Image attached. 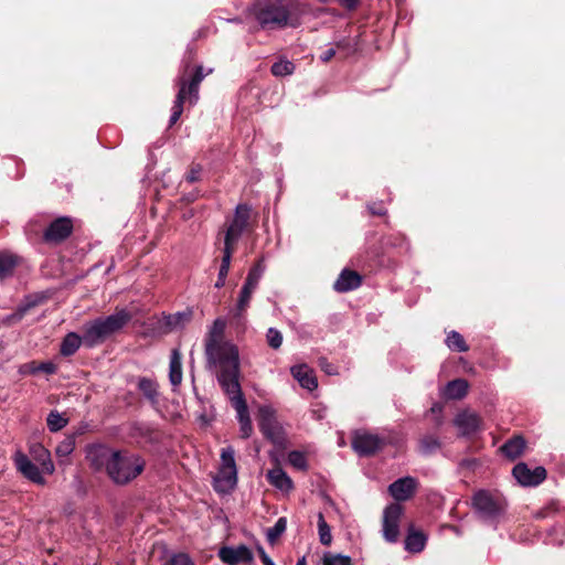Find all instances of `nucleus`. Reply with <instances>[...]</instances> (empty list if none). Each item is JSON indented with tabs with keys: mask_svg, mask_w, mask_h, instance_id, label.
<instances>
[{
	"mask_svg": "<svg viewBox=\"0 0 565 565\" xmlns=\"http://www.w3.org/2000/svg\"><path fill=\"white\" fill-rule=\"evenodd\" d=\"M268 482L281 491H290L294 489L291 478L280 468H274L266 475Z\"/></svg>",
	"mask_w": 565,
	"mask_h": 565,
	"instance_id": "23",
	"label": "nucleus"
},
{
	"mask_svg": "<svg viewBox=\"0 0 565 565\" xmlns=\"http://www.w3.org/2000/svg\"><path fill=\"white\" fill-rule=\"evenodd\" d=\"M225 280H226L225 277H222V276L217 275V280L215 282V287L216 288H222L225 285Z\"/></svg>",
	"mask_w": 565,
	"mask_h": 565,
	"instance_id": "59",
	"label": "nucleus"
},
{
	"mask_svg": "<svg viewBox=\"0 0 565 565\" xmlns=\"http://www.w3.org/2000/svg\"><path fill=\"white\" fill-rule=\"evenodd\" d=\"M296 565H307L306 563V557H301L297 561V564Z\"/></svg>",
	"mask_w": 565,
	"mask_h": 565,
	"instance_id": "61",
	"label": "nucleus"
},
{
	"mask_svg": "<svg viewBox=\"0 0 565 565\" xmlns=\"http://www.w3.org/2000/svg\"><path fill=\"white\" fill-rule=\"evenodd\" d=\"M445 342L446 345L454 352H467L469 350V347L466 343L463 337L455 330L448 332Z\"/></svg>",
	"mask_w": 565,
	"mask_h": 565,
	"instance_id": "35",
	"label": "nucleus"
},
{
	"mask_svg": "<svg viewBox=\"0 0 565 565\" xmlns=\"http://www.w3.org/2000/svg\"><path fill=\"white\" fill-rule=\"evenodd\" d=\"M426 541L427 536L423 531L416 530L414 525H409L405 539V550L411 553H419L425 548Z\"/></svg>",
	"mask_w": 565,
	"mask_h": 565,
	"instance_id": "22",
	"label": "nucleus"
},
{
	"mask_svg": "<svg viewBox=\"0 0 565 565\" xmlns=\"http://www.w3.org/2000/svg\"><path fill=\"white\" fill-rule=\"evenodd\" d=\"M469 384L463 379H456L450 381L447 386L445 394L450 399H461L468 393Z\"/></svg>",
	"mask_w": 565,
	"mask_h": 565,
	"instance_id": "32",
	"label": "nucleus"
},
{
	"mask_svg": "<svg viewBox=\"0 0 565 565\" xmlns=\"http://www.w3.org/2000/svg\"><path fill=\"white\" fill-rule=\"evenodd\" d=\"M338 2L347 10H355L359 6V0H338Z\"/></svg>",
	"mask_w": 565,
	"mask_h": 565,
	"instance_id": "54",
	"label": "nucleus"
},
{
	"mask_svg": "<svg viewBox=\"0 0 565 565\" xmlns=\"http://www.w3.org/2000/svg\"><path fill=\"white\" fill-rule=\"evenodd\" d=\"M233 254H234V250L223 248V256H222V262H221V266H220V270H218L220 276L225 277V278L227 277Z\"/></svg>",
	"mask_w": 565,
	"mask_h": 565,
	"instance_id": "49",
	"label": "nucleus"
},
{
	"mask_svg": "<svg viewBox=\"0 0 565 565\" xmlns=\"http://www.w3.org/2000/svg\"><path fill=\"white\" fill-rule=\"evenodd\" d=\"M247 227L239 225L233 221H230L224 232V247L225 249L236 250L237 243L242 234Z\"/></svg>",
	"mask_w": 565,
	"mask_h": 565,
	"instance_id": "25",
	"label": "nucleus"
},
{
	"mask_svg": "<svg viewBox=\"0 0 565 565\" xmlns=\"http://www.w3.org/2000/svg\"><path fill=\"white\" fill-rule=\"evenodd\" d=\"M366 209L372 216H386L387 209L385 207L382 201L380 202H371L366 204Z\"/></svg>",
	"mask_w": 565,
	"mask_h": 565,
	"instance_id": "50",
	"label": "nucleus"
},
{
	"mask_svg": "<svg viewBox=\"0 0 565 565\" xmlns=\"http://www.w3.org/2000/svg\"><path fill=\"white\" fill-rule=\"evenodd\" d=\"M67 423V418L63 417L57 411H51L46 418L47 427L53 433L63 429Z\"/></svg>",
	"mask_w": 565,
	"mask_h": 565,
	"instance_id": "42",
	"label": "nucleus"
},
{
	"mask_svg": "<svg viewBox=\"0 0 565 565\" xmlns=\"http://www.w3.org/2000/svg\"><path fill=\"white\" fill-rule=\"evenodd\" d=\"M250 206L246 203H241L236 206L234 216L232 217L231 221L248 228L250 222Z\"/></svg>",
	"mask_w": 565,
	"mask_h": 565,
	"instance_id": "37",
	"label": "nucleus"
},
{
	"mask_svg": "<svg viewBox=\"0 0 565 565\" xmlns=\"http://www.w3.org/2000/svg\"><path fill=\"white\" fill-rule=\"evenodd\" d=\"M162 565H195L189 554L179 552L171 554Z\"/></svg>",
	"mask_w": 565,
	"mask_h": 565,
	"instance_id": "45",
	"label": "nucleus"
},
{
	"mask_svg": "<svg viewBox=\"0 0 565 565\" xmlns=\"http://www.w3.org/2000/svg\"><path fill=\"white\" fill-rule=\"evenodd\" d=\"M318 532L320 543L329 546L332 542L331 530L321 512L318 514Z\"/></svg>",
	"mask_w": 565,
	"mask_h": 565,
	"instance_id": "41",
	"label": "nucleus"
},
{
	"mask_svg": "<svg viewBox=\"0 0 565 565\" xmlns=\"http://www.w3.org/2000/svg\"><path fill=\"white\" fill-rule=\"evenodd\" d=\"M223 329H224V323L221 320H216L214 322V330L210 333L209 338L206 339V343H205V354L206 355H207V344L211 342L212 339H214L217 343H222V344L225 343V344L233 345L232 343L222 340Z\"/></svg>",
	"mask_w": 565,
	"mask_h": 565,
	"instance_id": "44",
	"label": "nucleus"
},
{
	"mask_svg": "<svg viewBox=\"0 0 565 565\" xmlns=\"http://www.w3.org/2000/svg\"><path fill=\"white\" fill-rule=\"evenodd\" d=\"M288 462L298 470H307L308 462L303 452L299 450H292L288 454Z\"/></svg>",
	"mask_w": 565,
	"mask_h": 565,
	"instance_id": "43",
	"label": "nucleus"
},
{
	"mask_svg": "<svg viewBox=\"0 0 565 565\" xmlns=\"http://www.w3.org/2000/svg\"><path fill=\"white\" fill-rule=\"evenodd\" d=\"M266 338H267V343L271 349L277 350L281 347L282 334L277 329L269 328L267 331Z\"/></svg>",
	"mask_w": 565,
	"mask_h": 565,
	"instance_id": "46",
	"label": "nucleus"
},
{
	"mask_svg": "<svg viewBox=\"0 0 565 565\" xmlns=\"http://www.w3.org/2000/svg\"><path fill=\"white\" fill-rule=\"evenodd\" d=\"M212 73V70L204 72L202 65H192L190 60H184L180 68L179 75L175 79L178 93L172 106V114L169 120V127H172L180 119L184 103L195 105L199 100L200 84L206 75Z\"/></svg>",
	"mask_w": 565,
	"mask_h": 565,
	"instance_id": "3",
	"label": "nucleus"
},
{
	"mask_svg": "<svg viewBox=\"0 0 565 565\" xmlns=\"http://www.w3.org/2000/svg\"><path fill=\"white\" fill-rule=\"evenodd\" d=\"M347 46H348V43H345L344 41H339V42L337 43V47H339V49H344V47H347Z\"/></svg>",
	"mask_w": 565,
	"mask_h": 565,
	"instance_id": "60",
	"label": "nucleus"
},
{
	"mask_svg": "<svg viewBox=\"0 0 565 565\" xmlns=\"http://www.w3.org/2000/svg\"><path fill=\"white\" fill-rule=\"evenodd\" d=\"M555 511L556 510L552 505L545 507L535 513V519H545L551 514L555 513Z\"/></svg>",
	"mask_w": 565,
	"mask_h": 565,
	"instance_id": "52",
	"label": "nucleus"
},
{
	"mask_svg": "<svg viewBox=\"0 0 565 565\" xmlns=\"http://www.w3.org/2000/svg\"><path fill=\"white\" fill-rule=\"evenodd\" d=\"M116 451L117 449L103 444L87 446L86 460L88 466L96 472L104 471L107 475Z\"/></svg>",
	"mask_w": 565,
	"mask_h": 565,
	"instance_id": "8",
	"label": "nucleus"
},
{
	"mask_svg": "<svg viewBox=\"0 0 565 565\" xmlns=\"http://www.w3.org/2000/svg\"><path fill=\"white\" fill-rule=\"evenodd\" d=\"M72 451H73V443L72 441L62 443L56 448V454L58 456H67Z\"/></svg>",
	"mask_w": 565,
	"mask_h": 565,
	"instance_id": "51",
	"label": "nucleus"
},
{
	"mask_svg": "<svg viewBox=\"0 0 565 565\" xmlns=\"http://www.w3.org/2000/svg\"><path fill=\"white\" fill-rule=\"evenodd\" d=\"M39 372H43L49 375L55 374L57 372V365L51 361L41 363L32 361L20 367L21 374H36Z\"/></svg>",
	"mask_w": 565,
	"mask_h": 565,
	"instance_id": "30",
	"label": "nucleus"
},
{
	"mask_svg": "<svg viewBox=\"0 0 565 565\" xmlns=\"http://www.w3.org/2000/svg\"><path fill=\"white\" fill-rule=\"evenodd\" d=\"M17 265V256L0 252V281L12 276Z\"/></svg>",
	"mask_w": 565,
	"mask_h": 565,
	"instance_id": "33",
	"label": "nucleus"
},
{
	"mask_svg": "<svg viewBox=\"0 0 565 565\" xmlns=\"http://www.w3.org/2000/svg\"><path fill=\"white\" fill-rule=\"evenodd\" d=\"M337 565H352L351 558L349 556L337 555L335 556Z\"/></svg>",
	"mask_w": 565,
	"mask_h": 565,
	"instance_id": "57",
	"label": "nucleus"
},
{
	"mask_svg": "<svg viewBox=\"0 0 565 565\" xmlns=\"http://www.w3.org/2000/svg\"><path fill=\"white\" fill-rule=\"evenodd\" d=\"M147 461L143 456L127 448L117 449L107 477L118 487H125L135 481L146 470Z\"/></svg>",
	"mask_w": 565,
	"mask_h": 565,
	"instance_id": "5",
	"label": "nucleus"
},
{
	"mask_svg": "<svg viewBox=\"0 0 565 565\" xmlns=\"http://www.w3.org/2000/svg\"><path fill=\"white\" fill-rule=\"evenodd\" d=\"M202 166L200 163H191L189 170L184 175V180L189 183H194L201 180Z\"/></svg>",
	"mask_w": 565,
	"mask_h": 565,
	"instance_id": "48",
	"label": "nucleus"
},
{
	"mask_svg": "<svg viewBox=\"0 0 565 565\" xmlns=\"http://www.w3.org/2000/svg\"><path fill=\"white\" fill-rule=\"evenodd\" d=\"M132 319L126 309H116L115 313L106 318H97L86 322L83 327L84 345L95 348L104 343L110 335L119 332Z\"/></svg>",
	"mask_w": 565,
	"mask_h": 565,
	"instance_id": "4",
	"label": "nucleus"
},
{
	"mask_svg": "<svg viewBox=\"0 0 565 565\" xmlns=\"http://www.w3.org/2000/svg\"><path fill=\"white\" fill-rule=\"evenodd\" d=\"M264 271H265L264 258L260 257L259 259H257L255 262V264L249 269L245 282L257 287Z\"/></svg>",
	"mask_w": 565,
	"mask_h": 565,
	"instance_id": "39",
	"label": "nucleus"
},
{
	"mask_svg": "<svg viewBox=\"0 0 565 565\" xmlns=\"http://www.w3.org/2000/svg\"><path fill=\"white\" fill-rule=\"evenodd\" d=\"M255 289H256L255 286L244 282V285L241 289L239 298H238L237 306H236L237 315H242L247 309V307L249 306V301L252 299V295Z\"/></svg>",
	"mask_w": 565,
	"mask_h": 565,
	"instance_id": "36",
	"label": "nucleus"
},
{
	"mask_svg": "<svg viewBox=\"0 0 565 565\" xmlns=\"http://www.w3.org/2000/svg\"><path fill=\"white\" fill-rule=\"evenodd\" d=\"M418 482L413 477H403L388 486L390 494L397 501H407L416 492Z\"/></svg>",
	"mask_w": 565,
	"mask_h": 565,
	"instance_id": "15",
	"label": "nucleus"
},
{
	"mask_svg": "<svg viewBox=\"0 0 565 565\" xmlns=\"http://www.w3.org/2000/svg\"><path fill=\"white\" fill-rule=\"evenodd\" d=\"M247 227L239 225L233 221H230L224 232V247L225 249L236 250L237 243L242 234Z\"/></svg>",
	"mask_w": 565,
	"mask_h": 565,
	"instance_id": "24",
	"label": "nucleus"
},
{
	"mask_svg": "<svg viewBox=\"0 0 565 565\" xmlns=\"http://www.w3.org/2000/svg\"><path fill=\"white\" fill-rule=\"evenodd\" d=\"M362 281L363 277L358 271L344 268L333 284V289L338 292H348L358 289Z\"/></svg>",
	"mask_w": 565,
	"mask_h": 565,
	"instance_id": "16",
	"label": "nucleus"
},
{
	"mask_svg": "<svg viewBox=\"0 0 565 565\" xmlns=\"http://www.w3.org/2000/svg\"><path fill=\"white\" fill-rule=\"evenodd\" d=\"M249 12L263 30L296 28L300 23L295 0H257Z\"/></svg>",
	"mask_w": 565,
	"mask_h": 565,
	"instance_id": "2",
	"label": "nucleus"
},
{
	"mask_svg": "<svg viewBox=\"0 0 565 565\" xmlns=\"http://www.w3.org/2000/svg\"><path fill=\"white\" fill-rule=\"evenodd\" d=\"M169 381L177 387L182 382V354L179 349H173L170 355Z\"/></svg>",
	"mask_w": 565,
	"mask_h": 565,
	"instance_id": "26",
	"label": "nucleus"
},
{
	"mask_svg": "<svg viewBox=\"0 0 565 565\" xmlns=\"http://www.w3.org/2000/svg\"><path fill=\"white\" fill-rule=\"evenodd\" d=\"M32 458L39 462L43 470L51 473L54 470L53 462L50 458V451L40 444H34L30 447Z\"/></svg>",
	"mask_w": 565,
	"mask_h": 565,
	"instance_id": "29",
	"label": "nucleus"
},
{
	"mask_svg": "<svg viewBox=\"0 0 565 565\" xmlns=\"http://www.w3.org/2000/svg\"><path fill=\"white\" fill-rule=\"evenodd\" d=\"M207 362L218 365L217 381L230 396L232 406L237 412L241 438L247 439L253 433L248 406L244 398L239 377V353L236 345L217 343L214 339L207 344Z\"/></svg>",
	"mask_w": 565,
	"mask_h": 565,
	"instance_id": "1",
	"label": "nucleus"
},
{
	"mask_svg": "<svg viewBox=\"0 0 565 565\" xmlns=\"http://www.w3.org/2000/svg\"><path fill=\"white\" fill-rule=\"evenodd\" d=\"M82 343L84 344L83 334L78 335L75 332H70L61 342L60 354L63 356H71L76 353Z\"/></svg>",
	"mask_w": 565,
	"mask_h": 565,
	"instance_id": "28",
	"label": "nucleus"
},
{
	"mask_svg": "<svg viewBox=\"0 0 565 565\" xmlns=\"http://www.w3.org/2000/svg\"><path fill=\"white\" fill-rule=\"evenodd\" d=\"M158 383L152 379L140 377L138 381V390L151 404L158 403Z\"/></svg>",
	"mask_w": 565,
	"mask_h": 565,
	"instance_id": "31",
	"label": "nucleus"
},
{
	"mask_svg": "<svg viewBox=\"0 0 565 565\" xmlns=\"http://www.w3.org/2000/svg\"><path fill=\"white\" fill-rule=\"evenodd\" d=\"M191 320V312H177L174 315L164 316L160 321V329L162 332L168 333L173 329L183 327Z\"/></svg>",
	"mask_w": 565,
	"mask_h": 565,
	"instance_id": "27",
	"label": "nucleus"
},
{
	"mask_svg": "<svg viewBox=\"0 0 565 565\" xmlns=\"http://www.w3.org/2000/svg\"><path fill=\"white\" fill-rule=\"evenodd\" d=\"M50 299L47 291L35 292L28 295L24 301L17 308L15 312L11 316V319L21 320L31 309L43 305Z\"/></svg>",
	"mask_w": 565,
	"mask_h": 565,
	"instance_id": "18",
	"label": "nucleus"
},
{
	"mask_svg": "<svg viewBox=\"0 0 565 565\" xmlns=\"http://www.w3.org/2000/svg\"><path fill=\"white\" fill-rule=\"evenodd\" d=\"M215 482V490L218 492L233 490L237 483V469L232 468L230 470L221 467Z\"/></svg>",
	"mask_w": 565,
	"mask_h": 565,
	"instance_id": "20",
	"label": "nucleus"
},
{
	"mask_svg": "<svg viewBox=\"0 0 565 565\" xmlns=\"http://www.w3.org/2000/svg\"><path fill=\"white\" fill-rule=\"evenodd\" d=\"M74 223L70 216H58L44 230L42 239L46 244L58 245L65 242L73 233Z\"/></svg>",
	"mask_w": 565,
	"mask_h": 565,
	"instance_id": "10",
	"label": "nucleus"
},
{
	"mask_svg": "<svg viewBox=\"0 0 565 565\" xmlns=\"http://www.w3.org/2000/svg\"><path fill=\"white\" fill-rule=\"evenodd\" d=\"M295 68L296 66L292 62L280 58L271 65L270 72L276 77H282L294 74Z\"/></svg>",
	"mask_w": 565,
	"mask_h": 565,
	"instance_id": "38",
	"label": "nucleus"
},
{
	"mask_svg": "<svg viewBox=\"0 0 565 565\" xmlns=\"http://www.w3.org/2000/svg\"><path fill=\"white\" fill-rule=\"evenodd\" d=\"M440 447V440L434 435H425L419 439V451L425 456L435 454Z\"/></svg>",
	"mask_w": 565,
	"mask_h": 565,
	"instance_id": "34",
	"label": "nucleus"
},
{
	"mask_svg": "<svg viewBox=\"0 0 565 565\" xmlns=\"http://www.w3.org/2000/svg\"><path fill=\"white\" fill-rule=\"evenodd\" d=\"M292 376L298 381L301 387L313 391L318 386V381L312 369L306 364L295 365L290 370Z\"/></svg>",
	"mask_w": 565,
	"mask_h": 565,
	"instance_id": "19",
	"label": "nucleus"
},
{
	"mask_svg": "<svg viewBox=\"0 0 565 565\" xmlns=\"http://www.w3.org/2000/svg\"><path fill=\"white\" fill-rule=\"evenodd\" d=\"M475 462V460H463L462 465L469 466L470 463Z\"/></svg>",
	"mask_w": 565,
	"mask_h": 565,
	"instance_id": "62",
	"label": "nucleus"
},
{
	"mask_svg": "<svg viewBox=\"0 0 565 565\" xmlns=\"http://www.w3.org/2000/svg\"><path fill=\"white\" fill-rule=\"evenodd\" d=\"M454 423L461 436H471L480 429L481 418L476 413L465 411L456 416Z\"/></svg>",
	"mask_w": 565,
	"mask_h": 565,
	"instance_id": "17",
	"label": "nucleus"
},
{
	"mask_svg": "<svg viewBox=\"0 0 565 565\" xmlns=\"http://www.w3.org/2000/svg\"><path fill=\"white\" fill-rule=\"evenodd\" d=\"M351 445L360 457H371L382 450L387 443L385 438L376 434L356 431L352 437Z\"/></svg>",
	"mask_w": 565,
	"mask_h": 565,
	"instance_id": "9",
	"label": "nucleus"
},
{
	"mask_svg": "<svg viewBox=\"0 0 565 565\" xmlns=\"http://www.w3.org/2000/svg\"><path fill=\"white\" fill-rule=\"evenodd\" d=\"M526 447L525 439L518 435L508 439L501 447L500 451L510 460H515L519 458Z\"/></svg>",
	"mask_w": 565,
	"mask_h": 565,
	"instance_id": "21",
	"label": "nucleus"
},
{
	"mask_svg": "<svg viewBox=\"0 0 565 565\" xmlns=\"http://www.w3.org/2000/svg\"><path fill=\"white\" fill-rule=\"evenodd\" d=\"M218 557L227 565H238L241 563H252L254 561L253 552L244 544H241L237 547H221L218 551Z\"/></svg>",
	"mask_w": 565,
	"mask_h": 565,
	"instance_id": "13",
	"label": "nucleus"
},
{
	"mask_svg": "<svg viewBox=\"0 0 565 565\" xmlns=\"http://www.w3.org/2000/svg\"><path fill=\"white\" fill-rule=\"evenodd\" d=\"M471 505L479 519L494 524L505 515L508 501L498 491L492 492L481 489L473 493Z\"/></svg>",
	"mask_w": 565,
	"mask_h": 565,
	"instance_id": "6",
	"label": "nucleus"
},
{
	"mask_svg": "<svg viewBox=\"0 0 565 565\" xmlns=\"http://www.w3.org/2000/svg\"><path fill=\"white\" fill-rule=\"evenodd\" d=\"M512 475L521 486L536 487L546 479L547 471L541 466L531 470L525 462H519L513 467Z\"/></svg>",
	"mask_w": 565,
	"mask_h": 565,
	"instance_id": "12",
	"label": "nucleus"
},
{
	"mask_svg": "<svg viewBox=\"0 0 565 565\" xmlns=\"http://www.w3.org/2000/svg\"><path fill=\"white\" fill-rule=\"evenodd\" d=\"M287 529V520L286 518L281 516L279 518L275 525L273 527H269L267 530V541L269 544H275L277 542V540L281 536V534L286 531Z\"/></svg>",
	"mask_w": 565,
	"mask_h": 565,
	"instance_id": "40",
	"label": "nucleus"
},
{
	"mask_svg": "<svg viewBox=\"0 0 565 565\" xmlns=\"http://www.w3.org/2000/svg\"><path fill=\"white\" fill-rule=\"evenodd\" d=\"M258 427L264 437L274 445L281 446L285 441L282 427L277 422L275 411L270 406L263 405L257 414Z\"/></svg>",
	"mask_w": 565,
	"mask_h": 565,
	"instance_id": "7",
	"label": "nucleus"
},
{
	"mask_svg": "<svg viewBox=\"0 0 565 565\" xmlns=\"http://www.w3.org/2000/svg\"><path fill=\"white\" fill-rule=\"evenodd\" d=\"M319 365L321 369L329 375L334 374V367L332 364H330L326 359H320Z\"/></svg>",
	"mask_w": 565,
	"mask_h": 565,
	"instance_id": "56",
	"label": "nucleus"
},
{
	"mask_svg": "<svg viewBox=\"0 0 565 565\" xmlns=\"http://www.w3.org/2000/svg\"><path fill=\"white\" fill-rule=\"evenodd\" d=\"M14 463L19 472L36 484H45V478L42 476L39 467L32 462L29 457L22 451H17L14 455Z\"/></svg>",
	"mask_w": 565,
	"mask_h": 565,
	"instance_id": "14",
	"label": "nucleus"
},
{
	"mask_svg": "<svg viewBox=\"0 0 565 565\" xmlns=\"http://www.w3.org/2000/svg\"><path fill=\"white\" fill-rule=\"evenodd\" d=\"M335 49L334 47H329L327 49L326 51H323L320 55V60L323 62V63H328L330 62L334 56H335Z\"/></svg>",
	"mask_w": 565,
	"mask_h": 565,
	"instance_id": "53",
	"label": "nucleus"
},
{
	"mask_svg": "<svg viewBox=\"0 0 565 565\" xmlns=\"http://www.w3.org/2000/svg\"><path fill=\"white\" fill-rule=\"evenodd\" d=\"M235 451L232 447H227L222 449L221 459H222V468L232 469L236 468L235 458H234Z\"/></svg>",
	"mask_w": 565,
	"mask_h": 565,
	"instance_id": "47",
	"label": "nucleus"
},
{
	"mask_svg": "<svg viewBox=\"0 0 565 565\" xmlns=\"http://www.w3.org/2000/svg\"><path fill=\"white\" fill-rule=\"evenodd\" d=\"M335 556H324L323 565H337Z\"/></svg>",
	"mask_w": 565,
	"mask_h": 565,
	"instance_id": "58",
	"label": "nucleus"
},
{
	"mask_svg": "<svg viewBox=\"0 0 565 565\" xmlns=\"http://www.w3.org/2000/svg\"><path fill=\"white\" fill-rule=\"evenodd\" d=\"M403 514V507L399 503H391L384 510L383 536L390 543H395L399 536V519Z\"/></svg>",
	"mask_w": 565,
	"mask_h": 565,
	"instance_id": "11",
	"label": "nucleus"
},
{
	"mask_svg": "<svg viewBox=\"0 0 565 565\" xmlns=\"http://www.w3.org/2000/svg\"><path fill=\"white\" fill-rule=\"evenodd\" d=\"M257 552H258L262 563L264 565H275L273 559L267 555V553L265 552V550L262 546L257 547Z\"/></svg>",
	"mask_w": 565,
	"mask_h": 565,
	"instance_id": "55",
	"label": "nucleus"
}]
</instances>
